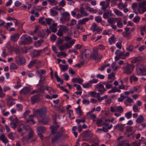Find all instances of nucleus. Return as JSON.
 <instances>
[{
  "label": "nucleus",
  "instance_id": "obj_1",
  "mask_svg": "<svg viewBox=\"0 0 146 146\" xmlns=\"http://www.w3.org/2000/svg\"><path fill=\"white\" fill-rule=\"evenodd\" d=\"M47 112V108L45 107L35 111L34 115L36 116L38 119H40L44 116Z\"/></svg>",
  "mask_w": 146,
  "mask_h": 146
},
{
  "label": "nucleus",
  "instance_id": "obj_2",
  "mask_svg": "<svg viewBox=\"0 0 146 146\" xmlns=\"http://www.w3.org/2000/svg\"><path fill=\"white\" fill-rule=\"evenodd\" d=\"M135 67V66L132 64L126 63L124 65L122 68L124 73L129 75L132 73Z\"/></svg>",
  "mask_w": 146,
  "mask_h": 146
},
{
  "label": "nucleus",
  "instance_id": "obj_3",
  "mask_svg": "<svg viewBox=\"0 0 146 146\" xmlns=\"http://www.w3.org/2000/svg\"><path fill=\"white\" fill-rule=\"evenodd\" d=\"M21 38V40L19 42L20 45L29 44L31 43L32 40L31 38L27 35H22Z\"/></svg>",
  "mask_w": 146,
  "mask_h": 146
},
{
  "label": "nucleus",
  "instance_id": "obj_4",
  "mask_svg": "<svg viewBox=\"0 0 146 146\" xmlns=\"http://www.w3.org/2000/svg\"><path fill=\"white\" fill-rule=\"evenodd\" d=\"M102 57V55L98 54L97 49H94L91 54V58L98 61H100Z\"/></svg>",
  "mask_w": 146,
  "mask_h": 146
},
{
  "label": "nucleus",
  "instance_id": "obj_5",
  "mask_svg": "<svg viewBox=\"0 0 146 146\" xmlns=\"http://www.w3.org/2000/svg\"><path fill=\"white\" fill-rule=\"evenodd\" d=\"M15 62L18 65H24L26 63V59L23 56H18L15 57Z\"/></svg>",
  "mask_w": 146,
  "mask_h": 146
},
{
  "label": "nucleus",
  "instance_id": "obj_6",
  "mask_svg": "<svg viewBox=\"0 0 146 146\" xmlns=\"http://www.w3.org/2000/svg\"><path fill=\"white\" fill-rule=\"evenodd\" d=\"M137 74L139 76H146V68H141L137 66L136 68Z\"/></svg>",
  "mask_w": 146,
  "mask_h": 146
},
{
  "label": "nucleus",
  "instance_id": "obj_7",
  "mask_svg": "<svg viewBox=\"0 0 146 146\" xmlns=\"http://www.w3.org/2000/svg\"><path fill=\"white\" fill-rule=\"evenodd\" d=\"M42 97V95L40 94H38L33 96L31 98L32 104H34L35 103L40 101L41 100Z\"/></svg>",
  "mask_w": 146,
  "mask_h": 146
},
{
  "label": "nucleus",
  "instance_id": "obj_8",
  "mask_svg": "<svg viewBox=\"0 0 146 146\" xmlns=\"http://www.w3.org/2000/svg\"><path fill=\"white\" fill-rule=\"evenodd\" d=\"M96 88L98 89V91L102 94H103L106 91V90L104 88V85L100 83L97 84Z\"/></svg>",
  "mask_w": 146,
  "mask_h": 146
},
{
  "label": "nucleus",
  "instance_id": "obj_9",
  "mask_svg": "<svg viewBox=\"0 0 146 146\" xmlns=\"http://www.w3.org/2000/svg\"><path fill=\"white\" fill-rule=\"evenodd\" d=\"M19 35L18 33H15L12 35L10 37V40L12 42H17L19 37Z\"/></svg>",
  "mask_w": 146,
  "mask_h": 146
},
{
  "label": "nucleus",
  "instance_id": "obj_10",
  "mask_svg": "<svg viewBox=\"0 0 146 146\" xmlns=\"http://www.w3.org/2000/svg\"><path fill=\"white\" fill-rule=\"evenodd\" d=\"M63 135V134L60 132H58L57 133V135L52 138L51 141L52 143H54L56 142L60 137H61Z\"/></svg>",
  "mask_w": 146,
  "mask_h": 146
},
{
  "label": "nucleus",
  "instance_id": "obj_11",
  "mask_svg": "<svg viewBox=\"0 0 146 146\" xmlns=\"http://www.w3.org/2000/svg\"><path fill=\"white\" fill-rule=\"evenodd\" d=\"M92 133L89 130L86 131L82 133V136L84 137H90L92 135Z\"/></svg>",
  "mask_w": 146,
  "mask_h": 146
},
{
  "label": "nucleus",
  "instance_id": "obj_12",
  "mask_svg": "<svg viewBox=\"0 0 146 146\" xmlns=\"http://www.w3.org/2000/svg\"><path fill=\"white\" fill-rule=\"evenodd\" d=\"M124 128V125L121 124H117L114 126V129L121 131H122Z\"/></svg>",
  "mask_w": 146,
  "mask_h": 146
},
{
  "label": "nucleus",
  "instance_id": "obj_13",
  "mask_svg": "<svg viewBox=\"0 0 146 146\" xmlns=\"http://www.w3.org/2000/svg\"><path fill=\"white\" fill-rule=\"evenodd\" d=\"M41 50H35L31 53V56L33 58H35L39 56L41 52Z\"/></svg>",
  "mask_w": 146,
  "mask_h": 146
},
{
  "label": "nucleus",
  "instance_id": "obj_14",
  "mask_svg": "<svg viewBox=\"0 0 146 146\" xmlns=\"http://www.w3.org/2000/svg\"><path fill=\"white\" fill-rule=\"evenodd\" d=\"M13 99L11 97H9L7 99V104L9 107L12 106L15 104V103L13 102Z\"/></svg>",
  "mask_w": 146,
  "mask_h": 146
},
{
  "label": "nucleus",
  "instance_id": "obj_15",
  "mask_svg": "<svg viewBox=\"0 0 146 146\" xmlns=\"http://www.w3.org/2000/svg\"><path fill=\"white\" fill-rule=\"evenodd\" d=\"M57 25V23H53L49 26V28L52 32L55 33L57 30V29L56 28Z\"/></svg>",
  "mask_w": 146,
  "mask_h": 146
},
{
  "label": "nucleus",
  "instance_id": "obj_16",
  "mask_svg": "<svg viewBox=\"0 0 146 146\" xmlns=\"http://www.w3.org/2000/svg\"><path fill=\"white\" fill-rule=\"evenodd\" d=\"M117 146H130V144L127 140H122L119 142Z\"/></svg>",
  "mask_w": 146,
  "mask_h": 146
},
{
  "label": "nucleus",
  "instance_id": "obj_17",
  "mask_svg": "<svg viewBox=\"0 0 146 146\" xmlns=\"http://www.w3.org/2000/svg\"><path fill=\"white\" fill-rule=\"evenodd\" d=\"M30 91V89L28 87H25L20 91V93L21 94H27L29 93Z\"/></svg>",
  "mask_w": 146,
  "mask_h": 146
},
{
  "label": "nucleus",
  "instance_id": "obj_18",
  "mask_svg": "<svg viewBox=\"0 0 146 146\" xmlns=\"http://www.w3.org/2000/svg\"><path fill=\"white\" fill-rule=\"evenodd\" d=\"M39 121L41 123H42L44 124H47L49 121L50 119L48 117H44L43 118H41L40 119H38Z\"/></svg>",
  "mask_w": 146,
  "mask_h": 146
},
{
  "label": "nucleus",
  "instance_id": "obj_19",
  "mask_svg": "<svg viewBox=\"0 0 146 146\" xmlns=\"http://www.w3.org/2000/svg\"><path fill=\"white\" fill-rule=\"evenodd\" d=\"M37 72L40 78H43L45 76V74L46 72V71L44 70H42L40 71H37Z\"/></svg>",
  "mask_w": 146,
  "mask_h": 146
},
{
  "label": "nucleus",
  "instance_id": "obj_20",
  "mask_svg": "<svg viewBox=\"0 0 146 146\" xmlns=\"http://www.w3.org/2000/svg\"><path fill=\"white\" fill-rule=\"evenodd\" d=\"M33 136V131L31 130L29 133L28 136V137H25L23 138V140H28L32 138Z\"/></svg>",
  "mask_w": 146,
  "mask_h": 146
},
{
  "label": "nucleus",
  "instance_id": "obj_21",
  "mask_svg": "<svg viewBox=\"0 0 146 146\" xmlns=\"http://www.w3.org/2000/svg\"><path fill=\"white\" fill-rule=\"evenodd\" d=\"M0 140L5 144H6L8 142V140L4 134H2L0 135Z\"/></svg>",
  "mask_w": 146,
  "mask_h": 146
},
{
  "label": "nucleus",
  "instance_id": "obj_22",
  "mask_svg": "<svg viewBox=\"0 0 146 146\" xmlns=\"http://www.w3.org/2000/svg\"><path fill=\"white\" fill-rule=\"evenodd\" d=\"M59 127L60 125H57L55 126H51L50 128L51 129L52 133L53 134H55L56 131Z\"/></svg>",
  "mask_w": 146,
  "mask_h": 146
},
{
  "label": "nucleus",
  "instance_id": "obj_23",
  "mask_svg": "<svg viewBox=\"0 0 146 146\" xmlns=\"http://www.w3.org/2000/svg\"><path fill=\"white\" fill-rule=\"evenodd\" d=\"M38 63V62L37 60H32L30 62L29 64L28 65V67L29 68H31L35 64H36Z\"/></svg>",
  "mask_w": 146,
  "mask_h": 146
},
{
  "label": "nucleus",
  "instance_id": "obj_24",
  "mask_svg": "<svg viewBox=\"0 0 146 146\" xmlns=\"http://www.w3.org/2000/svg\"><path fill=\"white\" fill-rule=\"evenodd\" d=\"M90 20V18H84L82 19L78 20V23L81 25L85 24L86 22Z\"/></svg>",
  "mask_w": 146,
  "mask_h": 146
},
{
  "label": "nucleus",
  "instance_id": "obj_25",
  "mask_svg": "<svg viewBox=\"0 0 146 146\" xmlns=\"http://www.w3.org/2000/svg\"><path fill=\"white\" fill-rule=\"evenodd\" d=\"M93 120L94 121L96 122V124L99 127L102 126L103 121L102 119H98L97 120L93 119Z\"/></svg>",
  "mask_w": 146,
  "mask_h": 146
},
{
  "label": "nucleus",
  "instance_id": "obj_26",
  "mask_svg": "<svg viewBox=\"0 0 146 146\" xmlns=\"http://www.w3.org/2000/svg\"><path fill=\"white\" fill-rule=\"evenodd\" d=\"M34 116V115H31L29 116V119L26 120L27 123H29L30 122H32L33 124L36 123V122L33 120V118Z\"/></svg>",
  "mask_w": 146,
  "mask_h": 146
},
{
  "label": "nucleus",
  "instance_id": "obj_27",
  "mask_svg": "<svg viewBox=\"0 0 146 146\" xmlns=\"http://www.w3.org/2000/svg\"><path fill=\"white\" fill-rule=\"evenodd\" d=\"M111 15V10L107 11L104 12L103 15V17L104 19H106L108 17L109 15Z\"/></svg>",
  "mask_w": 146,
  "mask_h": 146
},
{
  "label": "nucleus",
  "instance_id": "obj_28",
  "mask_svg": "<svg viewBox=\"0 0 146 146\" xmlns=\"http://www.w3.org/2000/svg\"><path fill=\"white\" fill-rule=\"evenodd\" d=\"M79 11L81 14L84 15V16H87L88 15V14L87 12H85V8L82 7H80Z\"/></svg>",
  "mask_w": 146,
  "mask_h": 146
},
{
  "label": "nucleus",
  "instance_id": "obj_29",
  "mask_svg": "<svg viewBox=\"0 0 146 146\" xmlns=\"http://www.w3.org/2000/svg\"><path fill=\"white\" fill-rule=\"evenodd\" d=\"M72 81L73 83L77 82L80 84L83 82V80L80 78H74L72 79Z\"/></svg>",
  "mask_w": 146,
  "mask_h": 146
},
{
  "label": "nucleus",
  "instance_id": "obj_30",
  "mask_svg": "<svg viewBox=\"0 0 146 146\" xmlns=\"http://www.w3.org/2000/svg\"><path fill=\"white\" fill-rule=\"evenodd\" d=\"M54 76L56 79L57 81L58 82H60V83L61 84H62L63 83V80L60 78L58 75L57 72V71H55L54 72Z\"/></svg>",
  "mask_w": 146,
  "mask_h": 146
},
{
  "label": "nucleus",
  "instance_id": "obj_31",
  "mask_svg": "<svg viewBox=\"0 0 146 146\" xmlns=\"http://www.w3.org/2000/svg\"><path fill=\"white\" fill-rule=\"evenodd\" d=\"M46 129L44 127L38 126L37 128L38 132H40L42 133H44L46 131Z\"/></svg>",
  "mask_w": 146,
  "mask_h": 146
},
{
  "label": "nucleus",
  "instance_id": "obj_32",
  "mask_svg": "<svg viewBox=\"0 0 146 146\" xmlns=\"http://www.w3.org/2000/svg\"><path fill=\"white\" fill-rule=\"evenodd\" d=\"M97 24L95 23H93L91 27V29H92L93 32H94L96 30H97L98 32L99 31L101 30V29H97Z\"/></svg>",
  "mask_w": 146,
  "mask_h": 146
},
{
  "label": "nucleus",
  "instance_id": "obj_33",
  "mask_svg": "<svg viewBox=\"0 0 146 146\" xmlns=\"http://www.w3.org/2000/svg\"><path fill=\"white\" fill-rule=\"evenodd\" d=\"M115 53L116 54L119 56H124L125 54L124 52L121 51L120 50L118 49L116 50Z\"/></svg>",
  "mask_w": 146,
  "mask_h": 146
},
{
  "label": "nucleus",
  "instance_id": "obj_34",
  "mask_svg": "<svg viewBox=\"0 0 146 146\" xmlns=\"http://www.w3.org/2000/svg\"><path fill=\"white\" fill-rule=\"evenodd\" d=\"M117 6L119 9H122L123 8H125L127 7V5L126 4H123L121 2L118 4Z\"/></svg>",
  "mask_w": 146,
  "mask_h": 146
},
{
  "label": "nucleus",
  "instance_id": "obj_35",
  "mask_svg": "<svg viewBox=\"0 0 146 146\" xmlns=\"http://www.w3.org/2000/svg\"><path fill=\"white\" fill-rule=\"evenodd\" d=\"M115 36L113 35L109 39V42L110 44L112 43H114L115 42Z\"/></svg>",
  "mask_w": 146,
  "mask_h": 146
},
{
  "label": "nucleus",
  "instance_id": "obj_36",
  "mask_svg": "<svg viewBox=\"0 0 146 146\" xmlns=\"http://www.w3.org/2000/svg\"><path fill=\"white\" fill-rule=\"evenodd\" d=\"M45 21L46 23V24H47L49 25H51V23H53L54 21L51 18H46L45 19Z\"/></svg>",
  "mask_w": 146,
  "mask_h": 146
},
{
  "label": "nucleus",
  "instance_id": "obj_37",
  "mask_svg": "<svg viewBox=\"0 0 146 146\" xmlns=\"http://www.w3.org/2000/svg\"><path fill=\"white\" fill-rule=\"evenodd\" d=\"M113 11L116 15L119 16H123L122 13L119 11L118 10L114 9H113Z\"/></svg>",
  "mask_w": 146,
  "mask_h": 146
},
{
  "label": "nucleus",
  "instance_id": "obj_38",
  "mask_svg": "<svg viewBox=\"0 0 146 146\" xmlns=\"http://www.w3.org/2000/svg\"><path fill=\"white\" fill-rule=\"evenodd\" d=\"M44 42V41L43 40L40 39L36 42L35 43V46L37 47L41 45V44L42 43Z\"/></svg>",
  "mask_w": 146,
  "mask_h": 146
},
{
  "label": "nucleus",
  "instance_id": "obj_39",
  "mask_svg": "<svg viewBox=\"0 0 146 146\" xmlns=\"http://www.w3.org/2000/svg\"><path fill=\"white\" fill-rule=\"evenodd\" d=\"M126 98H127L126 101H124V103L125 105L127 106V102L131 103L133 102V100L131 98L128 96H127Z\"/></svg>",
  "mask_w": 146,
  "mask_h": 146
},
{
  "label": "nucleus",
  "instance_id": "obj_40",
  "mask_svg": "<svg viewBox=\"0 0 146 146\" xmlns=\"http://www.w3.org/2000/svg\"><path fill=\"white\" fill-rule=\"evenodd\" d=\"M18 68V66L16 64L14 63H11L10 65V69L11 70H16Z\"/></svg>",
  "mask_w": 146,
  "mask_h": 146
},
{
  "label": "nucleus",
  "instance_id": "obj_41",
  "mask_svg": "<svg viewBox=\"0 0 146 146\" xmlns=\"http://www.w3.org/2000/svg\"><path fill=\"white\" fill-rule=\"evenodd\" d=\"M47 1L49 3L50 5H55L57 4V2L56 0H47Z\"/></svg>",
  "mask_w": 146,
  "mask_h": 146
},
{
  "label": "nucleus",
  "instance_id": "obj_42",
  "mask_svg": "<svg viewBox=\"0 0 146 146\" xmlns=\"http://www.w3.org/2000/svg\"><path fill=\"white\" fill-rule=\"evenodd\" d=\"M146 5V1H144L141 3H139V8H141L144 7V6Z\"/></svg>",
  "mask_w": 146,
  "mask_h": 146
},
{
  "label": "nucleus",
  "instance_id": "obj_43",
  "mask_svg": "<svg viewBox=\"0 0 146 146\" xmlns=\"http://www.w3.org/2000/svg\"><path fill=\"white\" fill-rule=\"evenodd\" d=\"M70 19V17H63L60 19V21L62 23H64L69 21Z\"/></svg>",
  "mask_w": 146,
  "mask_h": 146
},
{
  "label": "nucleus",
  "instance_id": "obj_44",
  "mask_svg": "<svg viewBox=\"0 0 146 146\" xmlns=\"http://www.w3.org/2000/svg\"><path fill=\"white\" fill-rule=\"evenodd\" d=\"M144 120V118L143 116L141 115H140L136 120V122L137 123H140L142 122Z\"/></svg>",
  "mask_w": 146,
  "mask_h": 146
},
{
  "label": "nucleus",
  "instance_id": "obj_45",
  "mask_svg": "<svg viewBox=\"0 0 146 146\" xmlns=\"http://www.w3.org/2000/svg\"><path fill=\"white\" fill-rule=\"evenodd\" d=\"M130 79V81L131 82H132V81H137L138 78L136 77L134 75H132L131 76Z\"/></svg>",
  "mask_w": 146,
  "mask_h": 146
},
{
  "label": "nucleus",
  "instance_id": "obj_46",
  "mask_svg": "<svg viewBox=\"0 0 146 146\" xmlns=\"http://www.w3.org/2000/svg\"><path fill=\"white\" fill-rule=\"evenodd\" d=\"M126 98V97L124 96L123 94H120V97L118 99V100L119 102H122Z\"/></svg>",
  "mask_w": 146,
  "mask_h": 146
},
{
  "label": "nucleus",
  "instance_id": "obj_47",
  "mask_svg": "<svg viewBox=\"0 0 146 146\" xmlns=\"http://www.w3.org/2000/svg\"><path fill=\"white\" fill-rule=\"evenodd\" d=\"M38 36L41 38H43L45 35L44 32L43 31H39L38 34Z\"/></svg>",
  "mask_w": 146,
  "mask_h": 146
},
{
  "label": "nucleus",
  "instance_id": "obj_48",
  "mask_svg": "<svg viewBox=\"0 0 146 146\" xmlns=\"http://www.w3.org/2000/svg\"><path fill=\"white\" fill-rule=\"evenodd\" d=\"M140 19V18L139 16H137L133 19V20L134 23H137L139 22Z\"/></svg>",
  "mask_w": 146,
  "mask_h": 146
},
{
  "label": "nucleus",
  "instance_id": "obj_49",
  "mask_svg": "<svg viewBox=\"0 0 146 146\" xmlns=\"http://www.w3.org/2000/svg\"><path fill=\"white\" fill-rule=\"evenodd\" d=\"M86 9L90 12L93 13L95 11V10L93 8L90 7L88 5H86Z\"/></svg>",
  "mask_w": 146,
  "mask_h": 146
},
{
  "label": "nucleus",
  "instance_id": "obj_50",
  "mask_svg": "<svg viewBox=\"0 0 146 146\" xmlns=\"http://www.w3.org/2000/svg\"><path fill=\"white\" fill-rule=\"evenodd\" d=\"M134 49V46L133 45H129L127 46V47L126 48V50L129 51H133Z\"/></svg>",
  "mask_w": 146,
  "mask_h": 146
},
{
  "label": "nucleus",
  "instance_id": "obj_51",
  "mask_svg": "<svg viewBox=\"0 0 146 146\" xmlns=\"http://www.w3.org/2000/svg\"><path fill=\"white\" fill-rule=\"evenodd\" d=\"M76 110L77 114H79L80 116H81L82 115V112L80 109V106H78L77 108L76 109Z\"/></svg>",
  "mask_w": 146,
  "mask_h": 146
},
{
  "label": "nucleus",
  "instance_id": "obj_52",
  "mask_svg": "<svg viewBox=\"0 0 146 146\" xmlns=\"http://www.w3.org/2000/svg\"><path fill=\"white\" fill-rule=\"evenodd\" d=\"M140 58L139 57H136L133 59L131 61V63H135L140 60Z\"/></svg>",
  "mask_w": 146,
  "mask_h": 146
},
{
  "label": "nucleus",
  "instance_id": "obj_53",
  "mask_svg": "<svg viewBox=\"0 0 146 146\" xmlns=\"http://www.w3.org/2000/svg\"><path fill=\"white\" fill-rule=\"evenodd\" d=\"M14 133H11L8 135V137L9 138L12 140H13L15 139L14 137V135H13Z\"/></svg>",
  "mask_w": 146,
  "mask_h": 146
},
{
  "label": "nucleus",
  "instance_id": "obj_54",
  "mask_svg": "<svg viewBox=\"0 0 146 146\" xmlns=\"http://www.w3.org/2000/svg\"><path fill=\"white\" fill-rule=\"evenodd\" d=\"M16 106L18 111H20L22 110L23 107L22 105L20 104H17Z\"/></svg>",
  "mask_w": 146,
  "mask_h": 146
},
{
  "label": "nucleus",
  "instance_id": "obj_55",
  "mask_svg": "<svg viewBox=\"0 0 146 146\" xmlns=\"http://www.w3.org/2000/svg\"><path fill=\"white\" fill-rule=\"evenodd\" d=\"M95 21L98 23H101L102 21L101 17L100 16H97L95 18Z\"/></svg>",
  "mask_w": 146,
  "mask_h": 146
},
{
  "label": "nucleus",
  "instance_id": "obj_56",
  "mask_svg": "<svg viewBox=\"0 0 146 146\" xmlns=\"http://www.w3.org/2000/svg\"><path fill=\"white\" fill-rule=\"evenodd\" d=\"M125 116L127 119H129L132 116V113L131 111H129L125 114Z\"/></svg>",
  "mask_w": 146,
  "mask_h": 146
},
{
  "label": "nucleus",
  "instance_id": "obj_57",
  "mask_svg": "<svg viewBox=\"0 0 146 146\" xmlns=\"http://www.w3.org/2000/svg\"><path fill=\"white\" fill-rule=\"evenodd\" d=\"M82 85L83 87L85 88H88L92 86V85L89 82L88 83H87L86 84H82Z\"/></svg>",
  "mask_w": 146,
  "mask_h": 146
},
{
  "label": "nucleus",
  "instance_id": "obj_58",
  "mask_svg": "<svg viewBox=\"0 0 146 146\" xmlns=\"http://www.w3.org/2000/svg\"><path fill=\"white\" fill-rule=\"evenodd\" d=\"M130 33L129 32H124L123 33V36L126 37H129L130 36Z\"/></svg>",
  "mask_w": 146,
  "mask_h": 146
},
{
  "label": "nucleus",
  "instance_id": "obj_59",
  "mask_svg": "<svg viewBox=\"0 0 146 146\" xmlns=\"http://www.w3.org/2000/svg\"><path fill=\"white\" fill-rule=\"evenodd\" d=\"M116 109L117 110V111L120 112L121 113H122V112L123 111V108L121 106H119L117 107Z\"/></svg>",
  "mask_w": 146,
  "mask_h": 146
},
{
  "label": "nucleus",
  "instance_id": "obj_60",
  "mask_svg": "<svg viewBox=\"0 0 146 146\" xmlns=\"http://www.w3.org/2000/svg\"><path fill=\"white\" fill-rule=\"evenodd\" d=\"M111 31L110 30H105L104 31L102 32V34L104 35H110L111 33Z\"/></svg>",
  "mask_w": 146,
  "mask_h": 146
},
{
  "label": "nucleus",
  "instance_id": "obj_61",
  "mask_svg": "<svg viewBox=\"0 0 146 146\" xmlns=\"http://www.w3.org/2000/svg\"><path fill=\"white\" fill-rule=\"evenodd\" d=\"M108 96L107 95H105L103 96V97H100L99 98H98V101L100 102L102 101V100L104 99H106L108 98Z\"/></svg>",
  "mask_w": 146,
  "mask_h": 146
},
{
  "label": "nucleus",
  "instance_id": "obj_62",
  "mask_svg": "<svg viewBox=\"0 0 146 146\" xmlns=\"http://www.w3.org/2000/svg\"><path fill=\"white\" fill-rule=\"evenodd\" d=\"M115 76L113 72H112L110 74H109L108 76V78L109 79H113Z\"/></svg>",
  "mask_w": 146,
  "mask_h": 146
},
{
  "label": "nucleus",
  "instance_id": "obj_63",
  "mask_svg": "<svg viewBox=\"0 0 146 146\" xmlns=\"http://www.w3.org/2000/svg\"><path fill=\"white\" fill-rule=\"evenodd\" d=\"M133 146H139L141 145V143L139 141H136L132 143Z\"/></svg>",
  "mask_w": 146,
  "mask_h": 146
},
{
  "label": "nucleus",
  "instance_id": "obj_64",
  "mask_svg": "<svg viewBox=\"0 0 146 146\" xmlns=\"http://www.w3.org/2000/svg\"><path fill=\"white\" fill-rule=\"evenodd\" d=\"M56 38V36L54 34H52L51 36H50V39L52 42H54Z\"/></svg>",
  "mask_w": 146,
  "mask_h": 146
}]
</instances>
